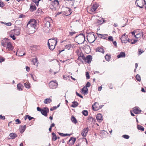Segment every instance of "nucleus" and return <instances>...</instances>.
<instances>
[{"label":"nucleus","mask_w":146,"mask_h":146,"mask_svg":"<svg viewBox=\"0 0 146 146\" xmlns=\"http://www.w3.org/2000/svg\"><path fill=\"white\" fill-rule=\"evenodd\" d=\"M37 24V23L35 20L33 19H31L27 25V27L29 28V32H30L31 33L35 32Z\"/></svg>","instance_id":"1"},{"label":"nucleus","mask_w":146,"mask_h":146,"mask_svg":"<svg viewBox=\"0 0 146 146\" xmlns=\"http://www.w3.org/2000/svg\"><path fill=\"white\" fill-rule=\"evenodd\" d=\"M2 45L6 48V49L9 51H12L13 49V47L12 43L8 39H5L2 40Z\"/></svg>","instance_id":"2"},{"label":"nucleus","mask_w":146,"mask_h":146,"mask_svg":"<svg viewBox=\"0 0 146 146\" xmlns=\"http://www.w3.org/2000/svg\"><path fill=\"white\" fill-rule=\"evenodd\" d=\"M57 42L56 39H50L48 42V46L49 48L52 50H54Z\"/></svg>","instance_id":"3"},{"label":"nucleus","mask_w":146,"mask_h":146,"mask_svg":"<svg viewBox=\"0 0 146 146\" xmlns=\"http://www.w3.org/2000/svg\"><path fill=\"white\" fill-rule=\"evenodd\" d=\"M85 38V35L83 34H80L76 36L75 40L77 41V43L78 44H82L84 42Z\"/></svg>","instance_id":"4"},{"label":"nucleus","mask_w":146,"mask_h":146,"mask_svg":"<svg viewBox=\"0 0 146 146\" xmlns=\"http://www.w3.org/2000/svg\"><path fill=\"white\" fill-rule=\"evenodd\" d=\"M87 38L88 41L90 43L93 42L96 39L93 33H88L87 35Z\"/></svg>","instance_id":"5"},{"label":"nucleus","mask_w":146,"mask_h":146,"mask_svg":"<svg viewBox=\"0 0 146 146\" xmlns=\"http://www.w3.org/2000/svg\"><path fill=\"white\" fill-rule=\"evenodd\" d=\"M135 4L141 8H143L144 5L146 4V2L145 0H137L135 2Z\"/></svg>","instance_id":"6"},{"label":"nucleus","mask_w":146,"mask_h":146,"mask_svg":"<svg viewBox=\"0 0 146 146\" xmlns=\"http://www.w3.org/2000/svg\"><path fill=\"white\" fill-rule=\"evenodd\" d=\"M49 86L51 88L54 89L56 88L58 86V84L56 81H52L49 83Z\"/></svg>","instance_id":"7"},{"label":"nucleus","mask_w":146,"mask_h":146,"mask_svg":"<svg viewBox=\"0 0 146 146\" xmlns=\"http://www.w3.org/2000/svg\"><path fill=\"white\" fill-rule=\"evenodd\" d=\"M45 20L46 23L44 26L49 27L50 24V23L52 21V19L50 17H48L46 18Z\"/></svg>","instance_id":"8"},{"label":"nucleus","mask_w":146,"mask_h":146,"mask_svg":"<svg viewBox=\"0 0 146 146\" xmlns=\"http://www.w3.org/2000/svg\"><path fill=\"white\" fill-rule=\"evenodd\" d=\"M82 58L86 62L89 63L92 61V56L90 55H88L86 57L83 56Z\"/></svg>","instance_id":"9"},{"label":"nucleus","mask_w":146,"mask_h":146,"mask_svg":"<svg viewBox=\"0 0 146 146\" xmlns=\"http://www.w3.org/2000/svg\"><path fill=\"white\" fill-rule=\"evenodd\" d=\"M49 111V109L48 108H44L42 109L41 112L43 115L46 117L47 116V113Z\"/></svg>","instance_id":"10"},{"label":"nucleus","mask_w":146,"mask_h":146,"mask_svg":"<svg viewBox=\"0 0 146 146\" xmlns=\"http://www.w3.org/2000/svg\"><path fill=\"white\" fill-rule=\"evenodd\" d=\"M88 127L84 128L81 133L83 137H86L88 134Z\"/></svg>","instance_id":"11"},{"label":"nucleus","mask_w":146,"mask_h":146,"mask_svg":"<svg viewBox=\"0 0 146 146\" xmlns=\"http://www.w3.org/2000/svg\"><path fill=\"white\" fill-rule=\"evenodd\" d=\"M127 36L125 34L123 35L120 38L121 40V42L122 43H126L127 42Z\"/></svg>","instance_id":"12"},{"label":"nucleus","mask_w":146,"mask_h":146,"mask_svg":"<svg viewBox=\"0 0 146 146\" xmlns=\"http://www.w3.org/2000/svg\"><path fill=\"white\" fill-rule=\"evenodd\" d=\"M141 111V110L138 107H135L133 108V111L136 114L140 113Z\"/></svg>","instance_id":"13"},{"label":"nucleus","mask_w":146,"mask_h":146,"mask_svg":"<svg viewBox=\"0 0 146 146\" xmlns=\"http://www.w3.org/2000/svg\"><path fill=\"white\" fill-rule=\"evenodd\" d=\"M99 104L97 102H95L94 105H92V108L94 111H96L99 109Z\"/></svg>","instance_id":"14"},{"label":"nucleus","mask_w":146,"mask_h":146,"mask_svg":"<svg viewBox=\"0 0 146 146\" xmlns=\"http://www.w3.org/2000/svg\"><path fill=\"white\" fill-rule=\"evenodd\" d=\"M97 120L100 122L103 120V117L102 115L100 113L98 114L96 116Z\"/></svg>","instance_id":"15"},{"label":"nucleus","mask_w":146,"mask_h":146,"mask_svg":"<svg viewBox=\"0 0 146 146\" xmlns=\"http://www.w3.org/2000/svg\"><path fill=\"white\" fill-rule=\"evenodd\" d=\"M11 33H14V35H18L20 34V30L19 29H16L11 31Z\"/></svg>","instance_id":"16"},{"label":"nucleus","mask_w":146,"mask_h":146,"mask_svg":"<svg viewBox=\"0 0 146 146\" xmlns=\"http://www.w3.org/2000/svg\"><path fill=\"white\" fill-rule=\"evenodd\" d=\"M36 8L34 3L31 4L30 6L29 10L30 11L33 12L35 10Z\"/></svg>","instance_id":"17"},{"label":"nucleus","mask_w":146,"mask_h":146,"mask_svg":"<svg viewBox=\"0 0 146 146\" xmlns=\"http://www.w3.org/2000/svg\"><path fill=\"white\" fill-rule=\"evenodd\" d=\"M76 139L72 137L70 138L69 141V143L70 145H72L74 144L75 141H76Z\"/></svg>","instance_id":"18"},{"label":"nucleus","mask_w":146,"mask_h":146,"mask_svg":"<svg viewBox=\"0 0 146 146\" xmlns=\"http://www.w3.org/2000/svg\"><path fill=\"white\" fill-rule=\"evenodd\" d=\"M98 5L97 4H95L91 8V11L92 12L95 11L98 8Z\"/></svg>","instance_id":"19"},{"label":"nucleus","mask_w":146,"mask_h":146,"mask_svg":"<svg viewBox=\"0 0 146 146\" xmlns=\"http://www.w3.org/2000/svg\"><path fill=\"white\" fill-rule=\"evenodd\" d=\"M125 52H121L119 54H118L117 56V57L118 58L125 57Z\"/></svg>","instance_id":"20"},{"label":"nucleus","mask_w":146,"mask_h":146,"mask_svg":"<svg viewBox=\"0 0 146 146\" xmlns=\"http://www.w3.org/2000/svg\"><path fill=\"white\" fill-rule=\"evenodd\" d=\"M65 10L67 13H66L65 14H64V15L67 16L71 14V10L70 9L66 7V8Z\"/></svg>","instance_id":"21"},{"label":"nucleus","mask_w":146,"mask_h":146,"mask_svg":"<svg viewBox=\"0 0 146 146\" xmlns=\"http://www.w3.org/2000/svg\"><path fill=\"white\" fill-rule=\"evenodd\" d=\"M9 136L10 139H14L17 137V135L16 133H11L10 134Z\"/></svg>","instance_id":"22"},{"label":"nucleus","mask_w":146,"mask_h":146,"mask_svg":"<svg viewBox=\"0 0 146 146\" xmlns=\"http://www.w3.org/2000/svg\"><path fill=\"white\" fill-rule=\"evenodd\" d=\"M26 129V125H25L23 126H21L19 128L20 132L22 133L25 131Z\"/></svg>","instance_id":"23"},{"label":"nucleus","mask_w":146,"mask_h":146,"mask_svg":"<svg viewBox=\"0 0 146 146\" xmlns=\"http://www.w3.org/2000/svg\"><path fill=\"white\" fill-rule=\"evenodd\" d=\"M52 101L51 99L50 98H48L45 99L44 101V103L45 104H50Z\"/></svg>","instance_id":"24"},{"label":"nucleus","mask_w":146,"mask_h":146,"mask_svg":"<svg viewBox=\"0 0 146 146\" xmlns=\"http://www.w3.org/2000/svg\"><path fill=\"white\" fill-rule=\"evenodd\" d=\"M59 5L58 1L57 0H55L54 1V2L52 3L51 5L54 6V7L56 8V6H58Z\"/></svg>","instance_id":"25"},{"label":"nucleus","mask_w":146,"mask_h":146,"mask_svg":"<svg viewBox=\"0 0 146 146\" xmlns=\"http://www.w3.org/2000/svg\"><path fill=\"white\" fill-rule=\"evenodd\" d=\"M82 92L84 94H87L88 93V89L86 87H84L82 89Z\"/></svg>","instance_id":"26"},{"label":"nucleus","mask_w":146,"mask_h":146,"mask_svg":"<svg viewBox=\"0 0 146 146\" xmlns=\"http://www.w3.org/2000/svg\"><path fill=\"white\" fill-rule=\"evenodd\" d=\"M97 35L100 38H102L103 39L106 38L105 36L108 35L107 34H102L99 33H97Z\"/></svg>","instance_id":"27"},{"label":"nucleus","mask_w":146,"mask_h":146,"mask_svg":"<svg viewBox=\"0 0 146 146\" xmlns=\"http://www.w3.org/2000/svg\"><path fill=\"white\" fill-rule=\"evenodd\" d=\"M23 88V86L21 84H18L17 85V88L19 90H21Z\"/></svg>","instance_id":"28"},{"label":"nucleus","mask_w":146,"mask_h":146,"mask_svg":"<svg viewBox=\"0 0 146 146\" xmlns=\"http://www.w3.org/2000/svg\"><path fill=\"white\" fill-rule=\"evenodd\" d=\"M96 51L99 52H102V53H104V51L103 48L101 47H99L96 48Z\"/></svg>","instance_id":"29"},{"label":"nucleus","mask_w":146,"mask_h":146,"mask_svg":"<svg viewBox=\"0 0 146 146\" xmlns=\"http://www.w3.org/2000/svg\"><path fill=\"white\" fill-rule=\"evenodd\" d=\"M72 103V104L71 105V106L73 108H76L78 105V103L76 102H73Z\"/></svg>","instance_id":"30"},{"label":"nucleus","mask_w":146,"mask_h":146,"mask_svg":"<svg viewBox=\"0 0 146 146\" xmlns=\"http://www.w3.org/2000/svg\"><path fill=\"white\" fill-rule=\"evenodd\" d=\"M71 120L72 122L75 124H76L77 122L76 118L73 115L71 117Z\"/></svg>","instance_id":"31"},{"label":"nucleus","mask_w":146,"mask_h":146,"mask_svg":"<svg viewBox=\"0 0 146 146\" xmlns=\"http://www.w3.org/2000/svg\"><path fill=\"white\" fill-rule=\"evenodd\" d=\"M63 51H64V50H62L61 51H60V53L59 54V56H58L59 60L62 62H64V59L63 58H62V55H60V53L61 52H62Z\"/></svg>","instance_id":"32"},{"label":"nucleus","mask_w":146,"mask_h":146,"mask_svg":"<svg viewBox=\"0 0 146 146\" xmlns=\"http://www.w3.org/2000/svg\"><path fill=\"white\" fill-rule=\"evenodd\" d=\"M43 30L45 32L48 33L50 30L49 27L44 26L43 28Z\"/></svg>","instance_id":"33"},{"label":"nucleus","mask_w":146,"mask_h":146,"mask_svg":"<svg viewBox=\"0 0 146 146\" xmlns=\"http://www.w3.org/2000/svg\"><path fill=\"white\" fill-rule=\"evenodd\" d=\"M27 118H28L29 120H31L33 118V117H31L29 115H26L25 117V120H26Z\"/></svg>","instance_id":"34"},{"label":"nucleus","mask_w":146,"mask_h":146,"mask_svg":"<svg viewBox=\"0 0 146 146\" xmlns=\"http://www.w3.org/2000/svg\"><path fill=\"white\" fill-rule=\"evenodd\" d=\"M71 47L72 45L70 43L66 45L65 46V48L68 50H70Z\"/></svg>","instance_id":"35"},{"label":"nucleus","mask_w":146,"mask_h":146,"mask_svg":"<svg viewBox=\"0 0 146 146\" xmlns=\"http://www.w3.org/2000/svg\"><path fill=\"white\" fill-rule=\"evenodd\" d=\"M24 85L25 87L28 88H30V84L28 82H26L24 84Z\"/></svg>","instance_id":"36"},{"label":"nucleus","mask_w":146,"mask_h":146,"mask_svg":"<svg viewBox=\"0 0 146 146\" xmlns=\"http://www.w3.org/2000/svg\"><path fill=\"white\" fill-rule=\"evenodd\" d=\"M32 62L35 65L37 64V58H34L32 60Z\"/></svg>","instance_id":"37"},{"label":"nucleus","mask_w":146,"mask_h":146,"mask_svg":"<svg viewBox=\"0 0 146 146\" xmlns=\"http://www.w3.org/2000/svg\"><path fill=\"white\" fill-rule=\"evenodd\" d=\"M135 78L138 81L140 82L141 81V78L140 76V75L138 74H137L135 77Z\"/></svg>","instance_id":"38"},{"label":"nucleus","mask_w":146,"mask_h":146,"mask_svg":"<svg viewBox=\"0 0 146 146\" xmlns=\"http://www.w3.org/2000/svg\"><path fill=\"white\" fill-rule=\"evenodd\" d=\"M137 128L139 130H141L142 131H143L144 130V127L141 125H138L137 126Z\"/></svg>","instance_id":"39"},{"label":"nucleus","mask_w":146,"mask_h":146,"mask_svg":"<svg viewBox=\"0 0 146 146\" xmlns=\"http://www.w3.org/2000/svg\"><path fill=\"white\" fill-rule=\"evenodd\" d=\"M105 57L106 59L108 61L110 60V59L111 58V56L108 55H106Z\"/></svg>","instance_id":"40"},{"label":"nucleus","mask_w":146,"mask_h":146,"mask_svg":"<svg viewBox=\"0 0 146 146\" xmlns=\"http://www.w3.org/2000/svg\"><path fill=\"white\" fill-rule=\"evenodd\" d=\"M82 114L85 116H86L88 115V112L86 110H83L82 112Z\"/></svg>","instance_id":"41"},{"label":"nucleus","mask_w":146,"mask_h":146,"mask_svg":"<svg viewBox=\"0 0 146 146\" xmlns=\"http://www.w3.org/2000/svg\"><path fill=\"white\" fill-rule=\"evenodd\" d=\"M105 21L104 20V19L102 18L101 20H98V23L100 24H102Z\"/></svg>","instance_id":"42"},{"label":"nucleus","mask_w":146,"mask_h":146,"mask_svg":"<svg viewBox=\"0 0 146 146\" xmlns=\"http://www.w3.org/2000/svg\"><path fill=\"white\" fill-rule=\"evenodd\" d=\"M122 137H123L125 139H128L129 138V136L127 135H122Z\"/></svg>","instance_id":"43"},{"label":"nucleus","mask_w":146,"mask_h":146,"mask_svg":"<svg viewBox=\"0 0 146 146\" xmlns=\"http://www.w3.org/2000/svg\"><path fill=\"white\" fill-rule=\"evenodd\" d=\"M59 106V105H58L57 107L56 106H54L53 108H51L50 109V110L52 111L56 109Z\"/></svg>","instance_id":"44"},{"label":"nucleus","mask_w":146,"mask_h":146,"mask_svg":"<svg viewBox=\"0 0 146 146\" xmlns=\"http://www.w3.org/2000/svg\"><path fill=\"white\" fill-rule=\"evenodd\" d=\"M86 74L87 79H88L90 78V77L88 72H86Z\"/></svg>","instance_id":"45"},{"label":"nucleus","mask_w":146,"mask_h":146,"mask_svg":"<svg viewBox=\"0 0 146 146\" xmlns=\"http://www.w3.org/2000/svg\"><path fill=\"white\" fill-rule=\"evenodd\" d=\"M4 3L1 1H0V7H3L4 6Z\"/></svg>","instance_id":"46"},{"label":"nucleus","mask_w":146,"mask_h":146,"mask_svg":"<svg viewBox=\"0 0 146 146\" xmlns=\"http://www.w3.org/2000/svg\"><path fill=\"white\" fill-rule=\"evenodd\" d=\"M15 121L16 122V124H20L21 123V122L19 120V119H17L15 120Z\"/></svg>","instance_id":"47"},{"label":"nucleus","mask_w":146,"mask_h":146,"mask_svg":"<svg viewBox=\"0 0 146 146\" xmlns=\"http://www.w3.org/2000/svg\"><path fill=\"white\" fill-rule=\"evenodd\" d=\"M109 40L110 41H113V37L111 36H109L108 38Z\"/></svg>","instance_id":"48"},{"label":"nucleus","mask_w":146,"mask_h":146,"mask_svg":"<svg viewBox=\"0 0 146 146\" xmlns=\"http://www.w3.org/2000/svg\"><path fill=\"white\" fill-rule=\"evenodd\" d=\"M10 37H11V38H12V39L13 40H15L16 38L15 36V35H12V34L10 35Z\"/></svg>","instance_id":"49"},{"label":"nucleus","mask_w":146,"mask_h":146,"mask_svg":"<svg viewBox=\"0 0 146 146\" xmlns=\"http://www.w3.org/2000/svg\"><path fill=\"white\" fill-rule=\"evenodd\" d=\"M90 85L91 84L89 82H87V84H86V88L89 87L90 86Z\"/></svg>","instance_id":"50"},{"label":"nucleus","mask_w":146,"mask_h":146,"mask_svg":"<svg viewBox=\"0 0 146 146\" xmlns=\"http://www.w3.org/2000/svg\"><path fill=\"white\" fill-rule=\"evenodd\" d=\"M141 36L140 33H138L136 34V35H135V38H138L139 37Z\"/></svg>","instance_id":"51"},{"label":"nucleus","mask_w":146,"mask_h":146,"mask_svg":"<svg viewBox=\"0 0 146 146\" xmlns=\"http://www.w3.org/2000/svg\"><path fill=\"white\" fill-rule=\"evenodd\" d=\"M5 60V58L1 57H0V62H2L4 61Z\"/></svg>","instance_id":"52"},{"label":"nucleus","mask_w":146,"mask_h":146,"mask_svg":"<svg viewBox=\"0 0 146 146\" xmlns=\"http://www.w3.org/2000/svg\"><path fill=\"white\" fill-rule=\"evenodd\" d=\"M89 119L90 120H92L93 122H95V119L92 117H89Z\"/></svg>","instance_id":"53"},{"label":"nucleus","mask_w":146,"mask_h":146,"mask_svg":"<svg viewBox=\"0 0 146 146\" xmlns=\"http://www.w3.org/2000/svg\"><path fill=\"white\" fill-rule=\"evenodd\" d=\"M4 24H5L6 25L9 26H11L12 25V24L11 22L4 23Z\"/></svg>","instance_id":"54"},{"label":"nucleus","mask_w":146,"mask_h":146,"mask_svg":"<svg viewBox=\"0 0 146 146\" xmlns=\"http://www.w3.org/2000/svg\"><path fill=\"white\" fill-rule=\"evenodd\" d=\"M57 139V137L56 135L55 136L52 137V140L54 141H55Z\"/></svg>","instance_id":"55"},{"label":"nucleus","mask_w":146,"mask_h":146,"mask_svg":"<svg viewBox=\"0 0 146 146\" xmlns=\"http://www.w3.org/2000/svg\"><path fill=\"white\" fill-rule=\"evenodd\" d=\"M138 52V55H140L143 52V50H139Z\"/></svg>","instance_id":"56"},{"label":"nucleus","mask_w":146,"mask_h":146,"mask_svg":"<svg viewBox=\"0 0 146 146\" xmlns=\"http://www.w3.org/2000/svg\"><path fill=\"white\" fill-rule=\"evenodd\" d=\"M76 93L77 96L80 97L81 98H83V96H82L80 95L77 92H76Z\"/></svg>","instance_id":"57"},{"label":"nucleus","mask_w":146,"mask_h":146,"mask_svg":"<svg viewBox=\"0 0 146 146\" xmlns=\"http://www.w3.org/2000/svg\"><path fill=\"white\" fill-rule=\"evenodd\" d=\"M60 40L61 43L63 42H64L63 36L61 37L59 39Z\"/></svg>","instance_id":"58"},{"label":"nucleus","mask_w":146,"mask_h":146,"mask_svg":"<svg viewBox=\"0 0 146 146\" xmlns=\"http://www.w3.org/2000/svg\"><path fill=\"white\" fill-rule=\"evenodd\" d=\"M0 118L1 119H5V116H2V115H1L0 116Z\"/></svg>","instance_id":"59"},{"label":"nucleus","mask_w":146,"mask_h":146,"mask_svg":"<svg viewBox=\"0 0 146 146\" xmlns=\"http://www.w3.org/2000/svg\"><path fill=\"white\" fill-rule=\"evenodd\" d=\"M76 32H70L69 33V35L71 36H72L74 34H75Z\"/></svg>","instance_id":"60"},{"label":"nucleus","mask_w":146,"mask_h":146,"mask_svg":"<svg viewBox=\"0 0 146 146\" xmlns=\"http://www.w3.org/2000/svg\"><path fill=\"white\" fill-rule=\"evenodd\" d=\"M37 110L38 111H40L41 112V111H42V109L40 108L39 107H38L37 108Z\"/></svg>","instance_id":"61"},{"label":"nucleus","mask_w":146,"mask_h":146,"mask_svg":"<svg viewBox=\"0 0 146 146\" xmlns=\"http://www.w3.org/2000/svg\"><path fill=\"white\" fill-rule=\"evenodd\" d=\"M137 40H133V42H132L131 43V44H135V43H136L137 42Z\"/></svg>","instance_id":"62"},{"label":"nucleus","mask_w":146,"mask_h":146,"mask_svg":"<svg viewBox=\"0 0 146 146\" xmlns=\"http://www.w3.org/2000/svg\"><path fill=\"white\" fill-rule=\"evenodd\" d=\"M26 70L27 71H29L30 69V68L28 66H26Z\"/></svg>","instance_id":"63"},{"label":"nucleus","mask_w":146,"mask_h":146,"mask_svg":"<svg viewBox=\"0 0 146 146\" xmlns=\"http://www.w3.org/2000/svg\"><path fill=\"white\" fill-rule=\"evenodd\" d=\"M102 88V86H100L98 87V90L99 91H101Z\"/></svg>","instance_id":"64"}]
</instances>
